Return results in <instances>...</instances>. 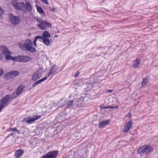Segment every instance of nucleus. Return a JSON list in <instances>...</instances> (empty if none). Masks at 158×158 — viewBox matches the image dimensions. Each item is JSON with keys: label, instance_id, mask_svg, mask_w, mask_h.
Returning <instances> with one entry per match:
<instances>
[{"label": "nucleus", "instance_id": "1", "mask_svg": "<svg viewBox=\"0 0 158 158\" xmlns=\"http://www.w3.org/2000/svg\"><path fill=\"white\" fill-rule=\"evenodd\" d=\"M19 48L23 50L25 49L31 53L35 52L36 51L35 48L32 47V42L30 39L26 40L23 44L19 43Z\"/></svg>", "mask_w": 158, "mask_h": 158}, {"label": "nucleus", "instance_id": "31", "mask_svg": "<svg viewBox=\"0 0 158 158\" xmlns=\"http://www.w3.org/2000/svg\"><path fill=\"white\" fill-rule=\"evenodd\" d=\"M48 77H47V76H45V77H44L43 78H42V79L38 81H37L38 82L39 84H40V83H41V82H42L43 81L46 80Z\"/></svg>", "mask_w": 158, "mask_h": 158}, {"label": "nucleus", "instance_id": "4", "mask_svg": "<svg viewBox=\"0 0 158 158\" xmlns=\"http://www.w3.org/2000/svg\"><path fill=\"white\" fill-rule=\"evenodd\" d=\"M43 70V68L40 67L32 75L31 80L35 81L40 78L42 75L41 71Z\"/></svg>", "mask_w": 158, "mask_h": 158}, {"label": "nucleus", "instance_id": "18", "mask_svg": "<svg viewBox=\"0 0 158 158\" xmlns=\"http://www.w3.org/2000/svg\"><path fill=\"white\" fill-rule=\"evenodd\" d=\"M140 64V60L138 58H136L134 61L133 66L135 68H137Z\"/></svg>", "mask_w": 158, "mask_h": 158}, {"label": "nucleus", "instance_id": "27", "mask_svg": "<svg viewBox=\"0 0 158 158\" xmlns=\"http://www.w3.org/2000/svg\"><path fill=\"white\" fill-rule=\"evenodd\" d=\"M35 19L37 22L40 23L41 24L40 25H42V23H43V22L44 21V20L42 19V18H40L38 17L35 18Z\"/></svg>", "mask_w": 158, "mask_h": 158}, {"label": "nucleus", "instance_id": "14", "mask_svg": "<svg viewBox=\"0 0 158 158\" xmlns=\"http://www.w3.org/2000/svg\"><path fill=\"white\" fill-rule=\"evenodd\" d=\"M24 153V150L23 149H20L16 151L14 155L16 158H19Z\"/></svg>", "mask_w": 158, "mask_h": 158}, {"label": "nucleus", "instance_id": "7", "mask_svg": "<svg viewBox=\"0 0 158 158\" xmlns=\"http://www.w3.org/2000/svg\"><path fill=\"white\" fill-rule=\"evenodd\" d=\"M16 60L19 62H26L30 61L31 58L27 56L18 55L16 56Z\"/></svg>", "mask_w": 158, "mask_h": 158}, {"label": "nucleus", "instance_id": "34", "mask_svg": "<svg viewBox=\"0 0 158 158\" xmlns=\"http://www.w3.org/2000/svg\"><path fill=\"white\" fill-rule=\"evenodd\" d=\"M35 38H36V39H37V40L39 39H42L43 40V39H44V37L42 36H40V35H38L37 36H36Z\"/></svg>", "mask_w": 158, "mask_h": 158}, {"label": "nucleus", "instance_id": "33", "mask_svg": "<svg viewBox=\"0 0 158 158\" xmlns=\"http://www.w3.org/2000/svg\"><path fill=\"white\" fill-rule=\"evenodd\" d=\"M118 106L116 105L114 106H108V108H110V109H114V108H118Z\"/></svg>", "mask_w": 158, "mask_h": 158}, {"label": "nucleus", "instance_id": "24", "mask_svg": "<svg viewBox=\"0 0 158 158\" xmlns=\"http://www.w3.org/2000/svg\"><path fill=\"white\" fill-rule=\"evenodd\" d=\"M35 7L37 9V11L40 14H43L44 13V11L42 8L37 4L35 5Z\"/></svg>", "mask_w": 158, "mask_h": 158}, {"label": "nucleus", "instance_id": "25", "mask_svg": "<svg viewBox=\"0 0 158 158\" xmlns=\"http://www.w3.org/2000/svg\"><path fill=\"white\" fill-rule=\"evenodd\" d=\"M13 78L17 76L19 74L18 71H10Z\"/></svg>", "mask_w": 158, "mask_h": 158}, {"label": "nucleus", "instance_id": "9", "mask_svg": "<svg viewBox=\"0 0 158 158\" xmlns=\"http://www.w3.org/2000/svg\"><path fill=\"white\" fill-rule=\"evenodd\" d=\"M133 124V122L131 121L128 122L123 127V133L128 132L131 129Z\"/></svg>", "mask_w": 158, "mask_h": 158}, {"label": "nucleus", "instance_id": "8", "mask_svg": "<svg viewBox=\"0 0 158 158\" xmlns=\"http://www.w3.org/2000/svg\"><path fill=\"white\" fill-rule=\"evenodd\" d=\"M12 5L16 10L23 12L24 6V3L23 2H20L16 3L13 2L12 3Z\"/></svg>", "mask_w": 158, "mask_h": 158}, {"label": "nucleus", "instance_id": "40", "mask_svg": "<svg viewBox=\"0 0 158 158\" xmlns=\"http://www.w3.org/2000/svg\"><path fill=\"white\" fill-rule=\"evenodd\" d=\"M3 74V69L0 68V76H2Z\"/></svg>", "mask_w": 158, "mask_h": 158}, {"label": "nucleus", "instance_id": "42", "mask_svg": "<svg viewBox=\"0 0 158 158\" xmlns=\"http://www.w3.org/2000/svg\"><path fill=\"white\" fill-rule=\"evenodd\" d=\"M37 40L35 38L34 40L33 41V43L34 44V46L36 47L37 46V45H36V42Z\"/></svg>", "mask_w": 158, "mask_h": 158}, {"label": "nucleus", "instance_id": "38", "mask_svg": "<svg viewBox=\"0 0 158 158\" xmlns=\"http://www.w3.org/2000/svg\"><path fill=\"white\" fill-rule=\"evenodd\" d=\"M39 84L38 82L37 81L33 83V84L32 85V87H34L35 86H36V85H39Z\"/></svg>", "mask_w": 158, "mask_h": 158}, {"label": "nucleus", "instance_id": "46", "mask_svg": "<svg viewBox=\"0 0 158 158\" xmlns=\"http://www.w3.org/2000/svg\"><path fill=\"white\" fill-rule=\"evenodd\" d=\"M19 133L20 132V131L21 132H22V129H20L19 130Z\"/></svg>", "mask_w": 158, "mask_h": 158}, {"label": "nucleus", "instance_id": "5", "mask_svg": "<svg viewBox=\"0 0 158 158\" xmlns=\"http://www.w3.org/2000/svg\"><path fill=\"white\" fill-rule=\"evenodd\" d=\"M58 151H53L48 152L41 158H56L58 154Z\"/></svg>", "mask_w": 158, "mask_h": 158}, {"label": "nucleus", "instance_id": "15", "mask_svg": "<svg viewBox=\"0 0 158 158\" xmlns=\"http://www.w3.org/2000/svg\"><path fill=\"white\" fill-rule=\"evenodd\" d=\"M83 99V101L84 102L86 100V101H87V100H86V98H82L81 97L79 98H77L76 99V101H75V104L76 106H77L81 107V105L82 102L81 101Z\"/></svg>", "mask_w": 158, "mask_h": 158}, {"label": "nucleus", "instance_id": "35", "mask_svg": "<svg viewBox=\"0 0 158 158\" xmlns=\"http://www.w3.org/2000/svg\"><path fill=\"white\" fill-rule=\"evenodd\" d=\"M15 133L13 132L9 134L8 135L6 136V138H8L10 136H12L15 135Z\"/></svg>", "mask_w": 158, "mask_h": 158}, {"label": "nucleus", "instance_id": "32", "mask_svg": "<svg viewBox=\"0 0 158 158\" xmlns=\"http://www.w3.org/2000/svg\"><path fill=\"white\" fill-rule=\"evenodd\" d=\"M65 117V115L63 113H60L59 118H64Z\"/></svg>", "mask_w": 158, "mask_h": 158}, {"label": "nucleus", "instance_id": "3", "mask_svg": "<svg viewBox=\"0 0 158 158\" xmlns=\"http://www.w3.org/2000/svg\"><path fill=\"white\" fill-rule=\"evenodd\" d=\"M9 18L10 22L13 25H16L21 23L19 17L18 16H15L12 14L9 15Z\"/></svg>", "mask_w": 158, "mask_h": 158}, {"label": "nucleus", "instance_id": "30", "mask_svg": "<svg viewBox=\"0 0 158 158\" xmlns=\"http://www.w3.org/2000/svg\"><path fill=\"white\" fill-rule=\"evenodd\" d=\"M11 52L8 50H7L6 51H4L2 54L3 56H5L8 54H11Z\"/></svg>", "mask_w": 158, "mask_h": 158}, {"label": "nucleus", "instance_id": "17", "mask_svg": "<svg viewBox=\"0 0 158 158\" xmlns=\"http://www.w3.org/2000/svg\"><path fill=\"white\" fill-rule=\"evenodd\" d=\"M58 67L55 64L53 65L51 68L50 72L47 75V77H49L52 74H53L58 69Z\"/></svg>", "mask_w": 158, "mask_h": 158}, {"label": "nucleus", "instance_id": "19", "mask_svg": "<svg viewBox=\"0 0 158 158\" xmlns=\"http://www.w3.org/2000/svg\"><path fill=\"white\" fill-rule=\"evenodd\" d=\"M4 78L6 80H9L13 78L10 72L6 73L4 76Z\"/></svg>", "mask_w": 158, "mask_h": 158}, {"label": "nucleus", "instance_id": "21", "mask_svg": "<svg viewBox=\"0 0 158 158\" xmlns=\"http://www.w3.org/2000/svg\"><path fill=\"white\" fill-rule=\"evenodd\" d=\"M10 54H8L6 56H5V59L6 60H16V57H12L10 56Z\"/></svg>", "mask_w": 158, "mask_h": 158}, {"label": "nucleus", "instance_id": "43", "mask_svg": "<svg viewBox=\"0 0 158 158\" xmlns=\"http://www.w3.org/2000/svg\"><path fill=\"white\" fill-rule=\"evenodd\" d=\"M79 74H80V72H77L76 73V74L75 75V77H77L79 75Z\"/></svg>", "mask_w": 158, "mask_h": 158}, {"label": "nucleus", "instance_id": "16", "mask_svg": "<svg viewBox=\"0 0 158 158\" xmlns=\"http://www.w3.org/2000/svg\"><path fill=\"white\" fill-rule=\"evenodd\" d=\"M110 121V120L102 121L98 124V127L99 128H104L105 126L108 125Z\"/></svg>", "mask_w": 158, "mask_h": 158}, {"label": "nucleus", "instance_id": "26", "mask_svg": "<svg viewBox=\"0 0 158 158\" xmlns=\"http://www.w3.org/2000/svg\"><path fill=\"white\" fill-rule=\"evenodd\" d=\"M11 131H12L13 132L15 131H16V132L19 133V131L18 130L15 128H12L9 129L6 131V132H10Z\"/></svg>", "mask_w": 158, "mask_h": 158}, {"label": "nucleus", "instance_id": "12", "mask_svg": "<svg viewBox=\"0 0 158 158\" xmlns=\"http://www.w3.org/2000/svg\"><path fill=\"white\" fill-rule=\"evenodd\" d=\"M11 95L8 94L4 96L0 101V106L4 107V105L6 104L10 99Z\"/></svg>", "mask_w": 158, "mask_h": 158}, {"label": "nucleus", "instance_id": "23", "mask_svg": "<svg viewBox=\"0 0 158 158\" xmlns=\"http://www.w3.org/2000/svg\"><path fill=\"white\" fill-rule=\"evenodd\" d=\"M148 76H146L143 78V80L142 82V85L143 86L146 85L148 83Z\"/></svg>", "mask_w": 158, "mask_h": 158}, {"label": "nucleus", "instance_id": "28", "mask_svg": "<svg viewBox=\"0 0 158 158\" xmlns=\"http://www.w3.org/2000/svg\"><path fill=\"white\" fill-rule=\"evenodd\" d=\"M0 48L2 52V53L4 51H6L7 50H8L6 46H1Z\"/></svg>", "mask_w": 158, "mask_h": 158}, {"label": "nucleus", "instance_id": "47", "mask_svg": "<svg viewBox=\"0 0 158 158\" xmlns=\"http://www.w3.org/2000/svg\"><path fill=\"white\" fill-rule=\"evenodd\" d=\"M21 128L22 129H23V130H24L25 129V128H24V127H22Z\"/></svg>", "mask_w": 158, "mask_h": 158}, {"label": "nucleus", "instance_id": "41", "mask_svg": "<svg viewBox=\"0 0 158 158\" xmlns=\"http://www.w3.org/2000/svg\"><path fill=\"white\" fill-rule=\"evenodd\" d=\"M131 116V113H129L126 116V117H127L129 118H130Z\"/></svg>", "mask_w": 158, "mask_h": 158}, {"label": "nucleus", "instance_id": "37", "mask_svg": "<svg viewBox=\"0 0 158 158\" xmlns=\"http://www.w3.org/2000/svg\"><path fill=\"white\" fill-rule=\"evenodd\" d=\"M4 12L3 9H2L1 7H0V16L2 15Z\"/></svg>", "mask_w": 158, "mask_h": 158}, {"label": "nucleus", "instance_id": "39", "mask_svg": "<svg viewBox=\"0 0 158 158\" xmlns=\"http://www.w3.org/2000/svg\"><path fill=\"white\" fill-rule=\"evenodd\" d=\"M43 3L48 5L49 4L48 2V0H40Z\"/></svg>", "mask_w": 158, "mask_h": 158}, {"label": "nucleus", "instance_id": "22", "mask_svg": "<svg viewBox=\"0 0 158 158\" xmlns=\"http://www.w3.org/2000/svg\"><path fill=\"white\" fill-rule=\"evenodd\" d=\"M43 41L46 45L48 46L50 45V41L49 39L44 38Z\"/></svg>", "mask_w": 158, "mask_h": 158}, {"label": "nucleus", "instance_id": "11", "mask_svg": "<svg viewBox=\"0 0 158 158\" xmlns=\"http://www.w3.org/2000/svg\"><path fill=\"white\" fill-rule=\"evenodd\" d=\"M51 26L52 25L48 21L44 20L42 25L40 24H38V27L42 30H46L47 29L44 26L48 27H51Z\"/></svg>", "mask_w": 158, "mask_h": 158}, {"label": "nucleus", "instance_id": "20", "mask_svg": "<svg viewBox=\"0 0 158 158\" xmlns=\"http://www.w3.org/2000/svg\"><path fill=\"white\" fill-rule=\"evenodd\" d=\"M42 35L44 38H47L50 37L51 35L48 31H45L43 33Z\"/></svg>", "mask_w": 158, "mask_h": 158}, {"label": "nucleus", "instance_id": "2", "mask_svg": "<svg viewBox=\"0 0 158 158\" xmlns=\"http://www.w3.org/2000/svg\"><path fill=\"white\" fill-rule=\"evenodd\" d=\"M153 151V148L150 145H144L138 148L137 152L142 155H147Z\"/></svg>", "mask_w": 158, "mask_h": 158}, {"label": "nucleus", "instance_id": "10", "mask_svg": "<svg viewBox=\"0 0 158 158\" xmlns=\"http://www.w3.org/2000/svg\"><path fill=\"white\" fill-rule=\"evenodd\" d=\"M41 117L40 115H34L33 118H25L23 119L24 122H27L29 124L31 123L32 122L40 118Z\"/></svg>", "mask_w": 158, "mask_h": 158}, {"label": "nucleus", "instance_id": "36", "mask_svg": "<svg viewBox=\"0 0 158 158\" xmlns=\"http://www.w3.org/2000/svg\"><path fill=\"white\" fill-rule=\"evenodd\" d=\"M100 108V110H102V109H104L105 108H108V106H99Z\"/></svg>", "mask_w": 158, "mask_h": 158}, {"label": "nucleus", "instance_id": "45", "mask_svg": "<svg viewBox=\"0 0 158 158\" xmlns=\"http://www.w3.org/2000/svg\"><path fill=\"white\" fill-rule=\"evenodd\" d=\"M108 92L110 93L111 92V90L110 89H109L108 90Z\"/></svg>", "mask_w": 158, "mask_h": 158}, {"label": "nucleus", "instance_id": "13", "mask_svg": "<svg viewBox=\"0 0 158 158\" xmlns=\"http://www.w3.org/2000/svg\"><path fill=\"white\" fill-rule=\"evenodd\" d=\"M32 7L31 5L29 2H26V4L24 3L23 12L26 13L27 12H30L31 11Z\"/></svg>", "mask_w": 158, "mask_h": 158}, {"label": "nucleus", "instance_id": "6", "mask_svg": "<svg viewBox=\"0 0 158 158\" xmlns=\"http://www.w3.org/2000/svg\"><path fill=\"white\" fill-rule=\"evenodd\" d=\"M25 88V86L23 85H20L17 88L15 94L13 93L12 94V98L14 99L16 98L17 97V96L21 95L23 91V89Z\"/></svg>", "mask_w": 158, "mask_h": 158}, {"label": "nucleus", "instance_id": "44", "mask_svg": "<svg viewBox=\"0 0 158 158\" xmlns=\"http://www.w3.org/2000/svg\"><path fill=\"white\" fill-rule=\"evenodd\" d=\"M55 9L54 8H52L51 9V11H53V10H55Z\"/></svg>", "mask_w": 158, "mask_h": 158}, {"label": "nucleus", "instance_id": "29", "mask_svg": "<svg viewBox=\"0 0 158 158\" xmlns=\"http://www.w3.org/2000/svg\"><path fill=\"white\" fill-rule=\"evenodd\" d=\"M73 102L72 100H70L68 101L67 103V108H69L72 106Z\"/></svg>", "mask_w": 158, "mask_h": 158}]
</instances>
